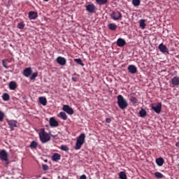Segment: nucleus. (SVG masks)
I'll list each match as a JSON object with an SVG mask.
<instances>
[{
    "label": "nucleus",
    "instance_id": "nucleus-1",
    "mask_svg": "<svg viewBox=\"0 0 179 179\" xmlns=\"http://www.w3.org/2000/svg\"><path fill=\"white\" fill-rule=\"evenodd\" d=\"M117 105L121 110H125V108L128 107V102L127 101V99H124L122 95L117 96Z\"/></svg>",
    "mask_w": 179,
    "mask_h": 179
},
{
    "label": "nucleus",
    "instance_id": "nucleus-2",
    "mask_svg": "<svg viewBox=\"0 0 179 179\" xmlns=\"http://www.w3.org/2000/svg\"><path fill=\"white\" fill-rule=\"evenodd\" d=\"M40 141L42 143H47L49 141L51 140V137L48 135V133L45 132L44 129H41V132L39 133Z\"/></svg>",
    "mask_w": 179,
    "mask_h": 179
},
{
    "label": "nucleus",
    "instance_id": "nucleus-3",
    "mask_svg": "<svg viewBox=\"0 0 179 179\" xmlns=\"http://www.w3.org/2000/svg\"><path fill=\"white\" fill-rule=\"evenodd\" d=\"M86 138V135L85 134H81L78 138H77V141L76 143V146L74 148V149H76V150H79V149H80V148H82V145H83V143H85V139Z\"/></svg>",
    "mask_w": 179,
    "mask_h": 179
},
{
    "label": "nucleus",
    "instance_id": "nucleus-4",
    "mask_svg": "<svg viewBox=\"0 0 179 179\" xmlns=\"http://www.w3.org/2000/svg\"><path fill=\"white\" fill-rule=\"evenodd\" d=\"M0 160H1V162H4V164L6 166L9 164V154H8V152H6V150H2L0 152Z\"/></svg>",
    "mask_w": 179,
    "mask_h": 179
},
{
    "label": "nucleus",
    "instance_id": "nucleus-5",
    "mask_svg": "<svg viewBox=\"0 0 179 179\" xmlns=\"http://www.w3.org/2000/svg\"><path fill=\"white\" fill-rule=\"evenodd\" d=\"M110 17L115 21L121 20L122 14L118 10H112L109 14Z\"/></svg>",
    "mask_w": 179,
    "mask_h": 179
},
{
    "label": "nucleus",
    "instance_id": "nucleus-6",
    "mask_svg": "<svg viewBox=\"0 0 179 179\" xmlns=\"http://www.w3.org/2000/svg\"><path fill=\"white\" fill-rule=\"evenodd\" d=\"M151 108L157 114H160V113H162V103H152L151 106Z\"/></svg>",
    "mask_w": 179,
    "mask_h": 179
},
{
    "label": "nucleus",
    "instance_id": "nucleus-7",
    "mask_svg": "<svg viewBox=\"0 0 179 179\" xmlns=\"http://www.w3.org/2000/svg\"><path fill=\"white\" fill-rule=\"evenodd\" d=\"M6 122L10 128V131H13L15 128H17V120H10L7 119Z\"/></svg>",
    "mask_w": 179,
    "mask_h": 179
},
{
    "label": "nucleus",
    "instance_id": "nucleus-8",
    "mask_svg": "<svg viewBox=\"0 0 179 179\" xmlns=\"http://www.w3.org/2000/svg\"><path fill=\"white\" fill-rule=\"evenodd\" d=\"M85 9L88 13H96V6L93 3L85 6Z\"/></svg>",
    "mask_w": 179,
    "mask_h": 179
},
{
    "label": "nucleus",
    "instance_id": "nucleus-9",
    "mask_svg": "<svg viewBox=\"0 0 179 179\" xmlns=\"http://www.w3.org/2000/svg\"><path fill=\"white\" fill-rule=\"evenodd\" d=\"M63 111H65L69 115H72L73 114V109L71 108L69 105H64L62 108Z\"/></svg>",
    "mask_w": 179,
    "mask_h": 179
},
{
    "label": "nucleus",
    "instance_id": "nucleus-10",
    "mask_svg": "<svg viewBox=\"0 0 179 179\" xmlns=\"http://www.w3.org/2000/svg\"><path fill=\"white\" fill-rule=\"evenodd\" d=\"M158 48L162 54H169V48L163 43L159 44Z\"/></svg>",
    "mask_w": 179,
    "mask_h": 179
},
{
    "label": "nucleus",
    "instance_id": "nucleus-11",
    "mask_svg": "<svg viewBox=\"0 0 179 179\" xmlns=\"http://www.w3.org/2000/svg\"><path fill=\"white\" fill-rule=\"evenodd\" d=\"M31 73H33V70H31V67L24 69L23 71V75L25 78H29L31 76Z\"/></svg>",
    "mask_w": 179,
    "mask_h": 179
},
{
    "label": "nucleus",
    "instance_id": "nucleus-12",
    "mask_svg": "<svg viewBox=\"0 0 179 179\" xmlns=\"http://www.w3.org/2000/svg\"><path fill=\"white\" fill-rule=\"evenodd\" d=\"M57 64H59V65H66V59H65V57H58L57 58Z\"/></svg>",
    "mask_w": 179,
    "mask_h": 179
},
{
    "label": "nucleus",
    "instance_id": "nucleus-13",
    "mask_svg": "<svg viewBox=\"0 0 179 179\" xmlns=\"http://www.w3.org/2000/svg\"><path fill=\"white\" fill-rule=\"evenodd\" d=\"M50 125L52 127V128H55L58 127L59 123L54 117H50Z\"/></svg>",
    "mask_w": 179,
    "mask_h": 179
},
{
    "label": "nucleus",
    "instance_id": "nucleus-14",
    "mask_svg": "<svg viewBox=\"0 0 179 179\" xmlns=\"http://www.w3.org/2000/svg\"><path fill=\"white\" fill-rule=\"evenodd\" d=\"M127 69L129 72L132 74H135L138 71V69L136 68V66H135V65H129Z\"/></svg>",
    "mask_w": 179,
    "mask_h": 179
},
{
    "label": "nucleus",
    "instance_id": "nucleus-15",
    "mask_svg": "<svg viewBox=\"0 0 179 179\" xmlns=\"http://www.w3.org/2000/svg\"><path fill=\"white\" fill-rule=\"evenodd\" d=\"M38 16V15L37 13L34 11H30L29 13V19H30V20H34L35 19H37Z\"/></svg>",
    "mask_w": 179,
    "mask_h": 179
},
{
    "label": "nucleus",
    "instance_id": "nucleus-16",
    "mask_svg": "<svg viewBox=\"0 0 179 179\" xmlns=\"http://www.w3.org/2000/svg\"><path fill=\"white\" fill-rule=\"evenodd\" d=\"M117 47H124L125 44H127V41H124V39L122 38H119L116 43Z\"/></svg>",
    "mask_w": 179,
    "mask_h": 179
},
{
    "label": "nucleus",
    "instance_id": "nucleus-17",
    "mask_svg": "<svg viewBox=\"0 0 179 179\" xmlns=\"http://www.w3.org/2000/svg\"><path fill=\"white\" fill-rule=\"evenodd\" d=\"M171 83L173 86H178L179 85V77L175 76L171 79Z\"/></svg>",
    "mask_w": 179,
    "mask_h": 179
},
{
    "label": "nucleus",
    "instance_id": "nucleus-18",
    "mask_svg": "<svg viewBox=\"0 0 179 179\" xmlns=\"http://www.w3.org/2000/svg\"><path fill=\"white\" fill-rule=\"evenodd\" d=\"M17 88V84L15 81H11L9 83V89L10 90H16Z\"/></svg>",
    "mask_w": 179,
    "mask_h": 179
},
{
    "label": "nucleus",
    "instance_id": "nucleus-19",
    "mask_svg": "<svg viewBox=\"0 0 179 179\" xmlns=\"http://www.w3.org/2000/svg\"><path fill=\"white\" fill-rule=\"evenodd\" d=\"M52 162H58V160H61V155L58 153H55L52 156Z\"/></svg>",
    "mask_w": 179,
    "mask_h": 179
},
{
    "label": "nucleus",
    "instance_id": "nucleus-20",
    "mask_svg": "<svg viewBox=\"0 0 179 179\" xmlns=\"http://www.w3.org/2000/svg\"><path fill=\"white\" fill-rule=\"evenodd\" d=\"M156 163L157 166H159V167H162V166L164 164V159L162 157H159L156 159Z\"/></svg>",
    "mask_w": 179,
    "mask_h": 179
},
{
    "label": "nucleus",
    "instance_id": "nucleus-21",
    "mask_svg": "<svg viewBox=\"0 0 179 179\" xmlns=\"http://www.w3.org/2000/svg\"><path fill=\"white\" fill-rule=\"evenodd\" d=\"M108 29L112 30V31H115L117 30V24L115 23H110L108 25Z\"/></svg>",
    "mask_w": 179,
    "mask_h": 179
},
{
    "label": "nucleus",
    "instance_id": "nucleus-22",
    "mask_svg": "<svg viewBox=\"0 0 179 179\" xmlns=\"http://www.w3.org/2000/svg\"><path fill=\"white\" fill-rule=\"evenodd\" d=\"M58 117H59V118H62V120H64V121H66V120H68V116L66 115V113H65V112H60Z\"/></svg>",
    "mask_w": 179,
    "mask_h": 179
},
{
    "label": "nucleus",
    "instance_id": "nucleus-23",
    "mask_svg": "<svg viewBox=\"0 0 179 179\" xmlns=\"http://www.w3.org/2000/svg\"><path fill=\"white\" fill-rule=\"evenodd\" d=\"M37 146H38V143L36 141H31V144L29 145V148L31 149H37Z\"/></svg>",
    "mask_w": 179,
    "mask_h": 179
},
{
    "label": "nucleus",
    "instance_id": "nucleus-24",
    "mask_svg": "<svg viewBox=\"0 0 179 179\" xmlns=\"http://www.w3.org/2000/svg\"><path fill=\"white\" fill-rule=\"evenodd\" d=\"M39 102L42 106H47V99L45 97H39Z\"/></svg>",
    "mask_w": 179,
    "mask_h": 179
},
{
    "label": "nucleus",
    "instance_id": "nucleus-25",
    "mask_svg": "<svg viewBox=\"0 0 179 179\" xmlns=\"http://www.w3.org/2000/svg\"><path fill=\"white\" fill-rule=\"evenodd\" d=\"M2 99L3 101H8V100L10 99V96H9V94L4 93L2 96Z\"/></svg>",
    "mask_w": 179,
    "mask_h": 179
},
{
    "label": "nucleus",
    "instance_id": "nucleus-26",
    "mask_svg": "<svg viewBox=\"0 0 179 179\" xmlns=\"http://www.w3.org/2000/svg\"><path fill=\"white\" fill-rule=\"evenodd\" d=\"M8 62H9L8 59L2 60L3 66H4L6 69H9V66H8Z\"/></svg>",
    "mask_w": 179,
    "mask_h": 179
},
{
    "label": "nucleus",
    "instance_id": "nucleus-27",
    "mask_svg": "<svg viewBox=\"0 0 179 179\" xmlns=\"http://www.w3.org/2000/svg\"><path fill=\"white\" fill-rule=\"evenodd\" d=\"M119 178L120 179H127V173L124 171H121L119 173Z\"/></svg>",
    "mask_w": 179,
    "mask_h": 179
},
{
    "label": "nucleus",
    "instance_id": "nucleus-28",
    "mask_svg": "<svg viewBox=\"0 0 179 179\" xmlns=\"http://www.w3.org/2000/svg\"><path fill=\"white\" fill-rule=\"evenodd\" d=\"M38 76V73L35 72V73H31V76H30V80H34Z\"/></svg>",
    "mask_w": 179,
    "mask_h": 179
},
{
    "label": "nucleus",
    "instance_id": "nucleus-29",
    "mask_svg": "<svg viewBox=\"0 0 179 179\" xmlns=\"http://www.w3.org/2000/svg\"><path fill=\"white\" fill-rule=\"evenodd\" d=\"M145 22H146L145 20H140V27L141 29H145V27H146V24L145 23Z\"/></svg>",
    "mask_w": 179,
    "mask_h": 179
},
{
    "label": "nucleus",
    "instance_id": "nucleus-30",
    "mask_svg": "<svg viewBox=\"0 0 179 179\" xmlns=\"http://www.w3.org/2000/svg\"><path fill=\"white\" fill-rule=\"evenodd\" d=\"M74 61L78 64V65L85 66V64H83V62H82V59H74Z\"/></svg>",
    "mask_w": 179,
    "mask_h": 179
},
{
    "label": "nucleus",
    "instance_id": "nucleus-31",
    "mask_svg": "<svg viewBox=\"0 0 179 179\" xmlns=\"http://www.w3.org/2000/svg\"><path fill=\"white\" fill-rule=\"evenodd\" d=\"M139 114H140V117H146V110L145 109H141L140 111H139Z\"/></svg>",
    "mask_w": 179,
    "mask_h": 179
},
{
    "label": "nucleus",
    "instance_id": "nucleus-32",
    "mask_svg": "<svg viewBox=\"0 0 179 179\" xmlns=\"http://www.w3.org/2000/svg\"><path fill=\"white\" fill-rule=\"evenodd\" d=\"M98 5H106L107 0H95Z\"/></svg>",
    "mask_w": 179,
    "mask_h": 179
},
{
    "label": "nucleus",
    "instance_id": "nucleus-33",
    "mask_svg": "<svg viewBox=\"0 0 179 179\" xmlns=\"http://www.w3.org/2000/svg\"><path fill=\"white\" fill-rule=\"evenodd\" d=\"M134 6H139L141 5V0H132Z\"/></svg>",
    "mask_w": 179,
    "mask_h": 179
},
{
    "label": "nucleus",
    "instance_id": "nucleus-34",
    "mask_svg": "<svg viewBox=\"0 0 179 179\" xmlns=\"http://www.w3.org/2000/svg\"><path fill=\"white\" fill-rule=\"evenodd\" d=\"M3 118H5V113L2 110H0V122L3 121Z\"/></svg>",
    "mask_w": 179,
    "mask_h": 179
},
{
    "label": "nucleus",
    "instance_id": "nucleus-35",
    "mask_svg": "<svg viewBox=\"0 0 179 179\" xmlns=\"http://www.w3.org/2000/svg\"><path fill=\"white\" fill-rule=\"evenodd\" d=\"M130 101H131L133 104H136V103H138V99L135 96H131Z\"/></svg>",
    "mask_w": 179,
    "mask_h": 179
},
{
    "label": "nucleus",
    "instance_id": "nucleus-36",
    "mask_svg": "<svg viewBox=\"0 0 179 179\" xmlns=\"http://www.w3.org/2000/svg\"><path fill=\"white\" fill-rule=\"evenodd\" d=\"M60 149L62 150H63L64 152H68V150H69V148H68V146L64 145H61Z\"/></svg>",
    "mask_w": 179,
    "mask_h": 179
},
{
    "label": "nucleus",
    "instance_id": "nucleus-37",
    "mask_svg": "<svg viewBox=\"0 0 179 179\" xmlns=\"http://www.w3.org/2000/svg\"><path fill=\"white\" fill-rule=\"evenodd\" d=\"M155 176L157 177V178H163V174H162L160 172H156Z\"/></svg>",
    "mask_w": 179,
    "mask_h": 179
},
{
    "label": "nucleus",
    "instance_id": "nucleus-38",
    "mask_svg": "<svg viewBox=\"0 0 179 179\" xmlns=\"http://www.w3.org/2000/svg\"><path fill=\"white\" fill-rule=\"evenodd\" d=\"M17 28L20 29L21 30L24 29V24L23 22H20L17 24Z\"/></svg>",
    "mask_w": 179,
    "mask_h": 179
},
{
    "label": "nucleus",
    "instance_id": "nucleus-39",
    "mask_svg": "<svg viewBox=\"0 0 179 179\" xmlns=\"http://www.w3.org/2000/svg\"><path fill=\"white\" fill-rule=\"evenodd\" d=\"M42 167H43V171H48V170L49 169L48 165H47V164H43Z\"/></svg>",
    "mask_w": 179,
    "mask_h": 179
},
{
    "label": "nucleus",
    "instance_id": "nucleus-40",
    "mask_svg": "<svg viewBox=\"0 0 179 179\" xmlns=\"http://www.w3.org/2000/svg\"><path fill=\"white\" fill-rule=\"evenodd\" d=\"M106 122H107V124H110V122H111V118H109V117L106 118Z\"/></svg>",
    "mask_w": 179,
    "mask_h": 179
},
{
    "label": "nucleus",
    "instance_id": "nucleus-41",
    "mask_svg": "<svg viewBox=\"0 0 179 179\" xmlns=\"http://www.w3.org/2000/svg\"><path fill=\"white\" fill-rule=\"evenodd\" d=\"M80 179H87L86 175H82V176L80 177Z\"/></svg>",
    "mask_w": 179,
    "mask_h": 179
},
{
    "label": "nucleus",
    "instance_id": "nucleus-42",
    "mask_svg": "<svg viewBox=\"0 0 179 179\" xmlns=\"http://www.w3.org/2000/svg\"><path fill=\"white\" fill-rule=\"evenodd\" d=\"M72 80H73V82H76V78H73Z\"/></svg>",
    "mask_w": 179,
    "mask_h": 179
},
{
    "label": "nucleus",
    "instance_id": "nucleus-43",
    "mask_svg": "<svg viewBox=\"0 0 179 179\" xmlns=\"http://www.w3.org/2000/svg\"><path fill=\"white\" fill-rule=\"evenodd\" d=\"M176 146H179V143H176Z\"/></svg>",
    "mask_w": 179,
    "mask_h": 179
},
{
    "label": "nucleus",
    "instance_id": "nucleus-44",
    "mask_svg": "<svg viewBox=\"0 0 179 179\" xmlns=\"http://www.w3.org/2000/svg\"><path fill=\"white\" fill-rule=\"evenodd\" d=\"M45 2H48L50 0H43Z\"/></svg>",
    "mask_w": 179,
    "mask_h": 179
},
{
    "label": "nucleus",
    "instance_id": "nucleus-45",
    "mask_svg": "<svg viewBox=\"0 0 179 179\" xmlns=\"http://www.w3.org/2000/svg\"><path fill=\"white\" fill-rule=\"evenodd\" d=\"M45 162H47V159H45Z\"/></svg>",
    "mask_w": 179,
    "mask_h": 179
},
{
    "label": "nucleus",
    "instance_id": "nucleus-46",
    "mask_svg": "<svg viewBox=\"0 0 179 179\" xmlns=\"http://www.w3.org/2000/svg\"><path fill=\"white\" fill-rule=\"evenodd\" d=\"M113 1H117V0H113Z\"/></svg>",
    "mask_w": 179,
    "mask_h": 179
}]
</instances>
